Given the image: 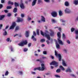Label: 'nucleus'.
<instances>
[{
	"mask_svg": "<svg viewBox=\"0 0 78 78\" xmlns=\"http://www.w3.org/2000/svg\"><path fill=\"white\" fill-rule=\"evenodd\" d=\"M57 35L58 37V38L57 39L58 42L62 45H63L64 44L63 43L61 40V34L60 33V32H58L57 33Z\"/></svg>",
	"mask_w": 78,
	"mask_h": 78,
	"instance_id": "nucleus-1",
	"label": "nucleus"
},
{
	"mask_svg": "<svg viewBox=\"0 0 78 78\" xmlns=\"http://www.w3.org/2000/svg\"><path fill=\"white\" fill-rule=\"evenodd\" d=\"M41 34L42 35V36H45V37H47V39H48V40L49 41H50V35L47 34V33H45L44 34L43 32H42V31L41 30Z\"/></svg>",
	"mask_w": 78,
	"mask_h": 78,
	"instance_id": "nucleus-2",
	"label": "nucleus"
},
{
	"mask_svg": "<svg viewBox=\"0 0 78 78\" xmlns=\"http://www.w3.org/2000/svg\"><path fill=\"white\" fill-rule=\"evenodd\" d=\"M28 44V42H27V41L26 40L24 41H23L22 42H21L20 43L18 44V45L20 47H23L25 45H27Z\"/></svg>",
	"mask_w": 78,
	"mask_h": 78,
	"instance_id": "nucleus-3",
	"label": "nucleus"
},
{
	"mask_svg": "<svg viewBox=\"0 0 78 78\" xmlns=\"http://www.w3.org/2000/svg\"><path fill=\"white\" fill-rule=\"evenodd\" d=\"M55 55L56 56V58L58 56V61H61V55L60 54H58V52L56 51L55 50Z\"/></svg>",
	"mask_w": 78,
	"mask_h": 78,
	"instance_id": "nucleus-4",
	"label": "nucleus"
},
{
	"mask_svg": "<svg viewBox=\"0 0 78 78\" xmlns=\"http://www.w3.org/2000/svg\"><path fill=\"white\" fill-rule=\"evenodd\" d=\"M41 67H37V70H39V71H43L45 69V66H44V64H42L41 65Z\"/></svg>",
	"mask_w": 78,
	"mask_h": 78,
	"instance_id": "nucleus-5",
	"label": "nucleus"
},
{
	"mask_svg": "<svg viewBox=\"0 0 78 78\" xmlns=\"http://www.w3.org/2000/svg\"><path fill=\"white\" fill-rule=\"evenodd\" d=\"M50 64L51 66V65H54L55 67H58V63L57 62H56L55 61H53Z\"/></svg>",
	"mask_w": 78,
	"mask_h": 78,
	"instance_id": "nucleus-6",
	"label": "nucleus"
},
{
	"mask_svg": "<svg viewBox=\"0 0 78 78\" xmlns=\"http://www.w3.org/2000/svg\"><path fill=\"white\" fill-rule=\"evenodd\" d=\"M20 6L21 9H23L25 8V5H24L23 3V1L22 0H21L20 3Z\"/></svg>",
	"mask_w": 78,
	"mask_h": 78,
	"instance_id": "nucleus-7",
	"label": "nucleus"
},
{
	"mask_svg": "<svg viewBox=\"0 0 78 78\" xmlns=\"http://www.w3.org/2000/svg\"><path fill=\"white\" fill-rule=\"evenodd\" d=\"M16 26V23L15 22H13L11 26L10 27L9 29L11 30V29H14V27Z\"/></svg>",
	"mask_w": 78,
	"mask_h": 78,
	"instance_id": "nucleus-8",
	"label": "nucleus"
},
{
	"mask_svg": "<svg viewBox=\"0 0 78 78\" xmlns=\"http://www.w3.org/2000/svg\"><path fill=\"white\" fill-rule=\"evenodd\" d=\"M51 15L54 17H55L57 16V12L55 11L52 12L51 13Z\"/></svg>",
	"mask_w": 78,
	"mask_h": 78,
	"instance_id": "nucleus-9",
	"label": "nucleus"
},
{
	"mask_svg": "<svg viewBox=\"0 0 78 78\" xmlns=\"http://www.w3.org/2000/svg\"><path fill=\"white\" fill-rule=\"evenodd\" d=\"M65 12L66 13L69 14V13H70V12H71V11L70 9H69L66 8V9L65 10Z\"/></svg>",
	"mask_w": 78,
	"mask_h": 78,
	"instance_id": "nucleus-10",
	"label": "nucleus"
},
{
	"mask_svg": "<svg viewBox=\"0 0 78 78\" xmlns=\"http://www.w3.org/2000/svg\"><path fill=\"white\" fill-rule=\"evenodd\" d=\"M55 42L56 47L57 48H59L60 46H59V45L58 44V41H57V40H55Z\"/></svg>",
	"mask_w": 78,
	"mask_h": 78,
	"instance_id": "nucleus-11",
	"label": "nucleus"
},
{
	"mask_svg": "<svg viewBox=\"0 0 78 78\" xmlns=\"http://www.w3.org/2000/svg\"><path fill=\"white\" fill-rule=\"evenodd\" d=\"M17 22H22V21H23V19L20 17H17Z\"/></svg>",
	"mask_w": 78,
	"mask_h": 78,
	"instance_id": "nucleus-12",
	"label": "nucleus"
},
{
	"mask_svg": "<svg viewBox=\"0 0 78 78\" xmlns=\"http://www.w3.org/2000/svg\"><path fill=\"white\" fill-rule=\"evenodd\" d=\"M25 35L26 37H29V31H26Z\"/></svg>",
	"mask_w": 78,
	"mask_h": 78,
	"instance_id": "nucleus-13",
	"label": "nucleus"
},
{
	"mask_svg": "<svg viewBox=\"0 0 78 78\" xmlns=\"http://www.w3.org/2000/svg\"><path fill=\"white\" fill-rule=\"evenodd\" d=\"M37 0H33V1L32 3V5L33 6H34L35 5H36Z\"/></svg>",
	"mask_w": 78,
	"mask_h": 78,
	"instance_id": "nucleus-14",
	"label": "nucleus"
},
{
	"mask_svg": "<svg viewBox=\"0 0 78 78\" xmlns=\"http://www.w3.org/2000/svg\"><path fill=\"white\" fill-rule=\"evenodd\" d=\"M51 33H50V35L51 36H54V31H53L51 30L50 31Z\"/></svg>",
	"mask_w": 78,
	"mask_h": 78,
	"instance_id": "nucleus-15",
	"label": "nucleus"
},
{
	"mask_svg": "<svg viewBox=\"0 0 78 78\" xmlns=\"http://www.w3.org/2000/svg\"><path fill=\"white\" fill-rule=\"evenodd\" d=\"M41 20L42 22H45V19L44 18V17L43 16H41Z\"/></svg>",
	"mask_w": 78,
	"mask_h": 78,
	"instance_id": "nucleus-16",
	"label": "nucleus"
},
{
	"mask_svg": "<svg viewBox=\"0 0 78 78\" xmlns=\"http://www.w3.org/2000/svg\"><path fill=\"white\" fill-rule=\"evenodd\" d=\"M65 5L66 6H69V3L68 2H65Z\"/></svg>",
	"mask_w": 78,
	"mask_h": 78,
	"instance_id": "nucleus-17",
	"label": "nucleus"
},
{
	"mask_svg": "<svg viewBox=\"0 0 78 78\" xmlns=\"http://www.w3.org/2000/svg\"><path fill=\"white\" fill-rule=\"evenodd\" d=\"M17 8H14V9L13 10V12L14 13H16V12H17Z\"/></svg>",
	"mask_w": 78,
	"mask_h": 78,
	"instance_id": "nucleus-18",
	"label": "nucleus"
},
{
	"mask_svg": "<svg viewBox=\"0 0 78 78\" xmlns=\"http://www.w3.org/2000/svg\"><path fill=\"white\" fill-rule=\"evenodd\" d=\"M62 65H63L64 66H66L67 65H66V64L65 62V61H64V60H62Z\"/></svg>",
	"mask_w": 78,
	"mask_h": 78,
	"instance_id": "nucleus-19",
	"label": "nucleus"
},
{
	"mask_svg": "<svg viewBox=\"0 0 78 78\" xmlns=\"http://www.w3.org/2000/svg\"><path fill=\"white\" fill-rule=\"evenodd\" d=\"M65 72H71L72 71H71V70L70 68H68L67 69H66Z\"/></svg>",
	"mask_w": 78,
	"mask_h": 78,
	"instance_id": "nucleus-20",
	"label": "nucleus"
},
{
	"mask_svg": "<svg viewBox=\"0 0 78 78\" xmlns=\"http://www.w3.org/2000/svg\"><path fill=\"white\" fill-rule=\"evenodd\" d=\"M31 39H33V41H37V40L36 39V38H34V36L33 35L32 36Z\"/></svg>",
	"mask_w": 78,
	"mask_h": 78,
	"instance_id": "nucleus-21",
	"label": "nucleus"
},
{
	"mask_svg": "<svg viewBox=\"0 0 78 78\" xmlns=\"http://www.w3.org/2000/svg\"><path fill=\"white\" fill-rule=\"evenodd\" d=\"M5 17V15H1L0 16V20H2Z\"/></svg>",
	"mask_w": 78,
	"mask_h": 78,
	"instance_id": "nucleus-22",
	"label": "nucleus"
},
{
	"mask_svg": "<svg viewBox=\"0 0 78 78\" xmlns=\"http://www.w3.org/2000/svg\"><path fill=\"white\" fill-rule=\"evenodd\" d=\"M75 5H77L78 4V1L76 0H74L73 1Z\"/></svg>",
	"mask_w": 78,
	"mask_h": 78,
	"instance_id": "nucleus-23",
	"label": "nucleus"
},
{
	"mask_svg": "<svg viewBox=\"0 0 78 78\" xmlns=\"http://www.w3.org/2000/svg\"><path fill=\"white\" fill-rule=\"evenodd\" d=\"M8 4V5H13L14 3L11 2L10 1H9Z\"/></svg>",
	"mask_w": 78,
	"mask_h": 78,
	"instance_id": "nucleus-24",
	"label": "nucleus"
},
{
	"mask_svg": "<svg viewBox=\"0 0 78 78\" xmlns=\"http://www.w3.org/2000/svg\"><path fill=\"white\" fill-rule=\"evenodd\" d=\"M59 12V15L60 16L62 15V11H59L58 12Z\"/></svg>",
	"mask_w": 78,
	"mask_h": 78,
	"instance_id": "nucleus-25",
	"label": "nucleus"
},
{
	"mask_svg": "<svg viewBox=\"0 0 78 78\" xmlns=\"http://www.w3.org/2000/svg\"><path fill=\"white\" fill-rule=\"evenodd\" d=\"M62 38L63 39H65L66 38V37L65 36V34H62Z\"/></svg>",
	"mask_w": 78,
	"mask_h": 78,
	"instance_id": "nucleus-26",
	"label": "nucleus"
},
{
	"mask_svg": "<svg viewBox=\"0 0 78 78\" xmlns=\"http://www.w3.org/2000/svg\"><path fill=\"white\" fill-rule=\"evenodd\" d=\"M56 72L57 73H59V72H61V69H58L56 70Z\"/></svg>",
	"mask_w": 78,
	"mask_h": 78,
	"instance_id": "nucleus-27",
	"label": "nucleus"
},
{
	"mask_svg": "<svg viewBox=\"0 0 78 78\" xmlns=\"http://www.w3.org/2000/svg\"><path fill=\"white\" fill-rule=\"evenodd\" d=\"M12 8V6H8L6 7V9H10Z\"/></svg>",
	"mask_w": 78,
	"mask_h": 78,
	"instance_id": "nucleus-28",
	"label": "nucleus"
},
{
	"mask_svg": "<svg viewBox=\"0 0 78 78\" xmlns=\"http://www.w3.org/2000/svg\"><path fill=\"white\" fill-rule=\"evenodd\" d=\"M15 8H17V7L19 6V4L18 3H17L16 2H15Z\"/></svg>",
	"mask_w": 78,
	"mask_h": 78,
	"instance_id": "nucleus-29",
	"label": "nucleus"
},
{
	"mask_svg": "<svg viewBox=\"0 0 78 78\" xmlns=\"http://www.w3.org/2000/svg\"><path fill=\"white\" fill-rule=\"evenodd\" d=\"M36 61H39V62H40L41 63H42V60L41 59H37L36 60Z\"/></svg>",
	"mask_w": 78,
	"mask_h": 78,
	"instance_id": "nucleus-30",
	"label": "nucleus"
},
{
	"mask_svg": "<svg viewBox=\"0 0 78 78\" xmlns=\"http://www.w3.org/2000/svg\"><path fill=\"white\" fill-rule=\"evenodd\" d=\"M3 30L5 31V32L3 33V34L5 36V35L7 34V32H6V31H5V29H3Z\"/></svg>",
	"mask_w": 78,
	"mask_h": 78,
	"instance_id": "nucleus-31",
	"label": "nucleus"
},
{
	"mask_svg": "<svg viewBox=\"0 0 78 78\" xmlns=\"http://www.w3.org/2000/svg\"><path fill=\"white\" fill-rule=\"evenodd\" d=\"M9 73V72H8V71H7L5 73V76H8V74Z\"/></svg>",
	"mask_w": 78,
	"mask_h": 78,
	"instance_id": "nucleus-32",
	"label": "nucleus"
},
{
	"mask_svg": "<svg viewBox=\"0 0 78 78\" xmlns=\"http://www.w3.org/2000/svg\"><path fill=\"white\" fill-rule=\"evenodd\" d=\"M75 33L76 35H78V30H75Z\"/></svg>",
	"mask_w": 78,
	"mask_h": 78,
	"instance_id": "nucleus-33",
	"label": "nucleus"
},
{
	"mask_svg": "<svg viewBox=\"0 0 78 78\" xmlns=\"http://www.w3.org/2000/svg\"><path fill=\"white\" fill-rule=\"evenodd\" d=\"M37 34L38 35H39V29L37 30Z\"/></svg>",
	"mask_w": 78,
	"mask_h": 78,
	"instance_id": "nucleus-34",
	"label": "nucleus"
},
{
	"mask_svg": "<svg viewBox=\"0 0 78 78\" xmlns=\"http://www.w3.org/2000/svg\"><path fill=\"white\" fill-rule=\"evenodd\" d=\"M60 68L62 69V70H65L64 68V67H62V66H60Z\"/></svg>",
	"mask_w": 78,
	"mask_h": 78,
	"instance_id": "nucleus-35",
	"label": "nucleus"
},
{
	"mask_svg": "<svg viewBox=\"0 0 78 78\" xmlns=\"http://www.w3.org/2000/svg\"><path fill=\"white\" fill-rule=\"evenodd\" d=\"M71 32H72V33L73 32V31H75V28H71Z\"/></svg>",
	"mask_w": 78,
	"mask_h": 78,
	"instance_id": "nucleus-36",
	"label": "nucleus"
},
{
	"mask_svg": "<svg viewBox=\"0 0 78 78\" xmlns=\"http://www.w3.org/2000/svg\"><path fill=\"white\" fill-rule=\"evenodd\" d=\"M19 30V26H17L15 28V31H17V30Z\"/></svg>",
	"mask_w": 78,
	"mask_h": 78,
	"instance_id": "nucleus-37",
	"label": "nucleus"
},
{
	"mask_svg": "<svg viewBox=\"0 0 78 78\" xmlns=\"http://www.w3.org/2000/svg\"><path fill=\"white\" fill-rule=\"evenodd\" d=\"M42 3V0H38V4H39V3Z\"/></svg>",
	"mask_w": 78,
	"mask_h": 78,
	"instance_id": "nucleus-38",
	"label": "nucleus"
},
{
	"mask_svg": "<svg viewBox=\"0 0 78 78\" xmlns=\"http://www.w3.org/2000/svg\"><path fill=\"white\" fill-rule=\"evenodd\" d=\"M51 22H53V23H56V21L54 19H52Z\"/></svg>",
	"mask_w": 78,
	"mask_h": 78,
	"instance_id": "nucleus-39",
	"label": "nucleus"
},
{
	"mask_svg": "<svg viewBox=\"0 0 78 78\" xmlns=\"http://www.w3.org/2000/svg\"><path fill=\"white\" fill-rule=\"evenodd\" d=\"M55 76L56 78H60V76L58 75H55Z\"/></svg>",
	"mask_w": 78,
	"mask_h": 78,
	"instance_id": "nucleus-40",
	"label": "nucleus"
},
{
	"mask_svg": "<svg viewBox=\"0 0 78 78\" xmlns=\"http://www.w3.org/2000/svg\"><path fill=\"white\" fill-rule=\"evenodd\" d=\"M33 33V34L34 36H36V32L34 31Z\"/></svg>",
	"mask_w": 78,
	"mask_h": 78,
	"instance_id": "nucleus-41",
	"label": "nucleus"
},
{
	"mask_svg": "<svg viewBox=\"0 0 78 78\" xmlns=\"http://www.w3.org/2000/svg\"><path fill=\"white\" fill-rule=\"evenodd\" d=\"M24 51H28V49L27 48H24L23 50Z\"/></svg>",
	"mask_w": 78,
	"mask_h": 78,
	"instance_id": "nucleus-42",
	"label": "nucleus"
},
{
	"mask_svg": "<svg viewBox=\"0 0 78 78\" xmlns=\"http://www.w3.org/2000/svg\"><path fill=\"white\" fill-rule=\"evenodd\" d=\"M44 41H45L44 39H41L40 41V42H44Z\"/></svg>",
	"mask_w": 78,
	"mask_h": 78,
	"instance_id": "nucleus-43",
	"label": "nucleus"
},
{
	"mask_svg": "<svg viewBox=\"0 0 78 78\" xmlns=\"http://www.w3.org/2000/svg\"><path fill=\"white\" fill-rule=\"evenodd\" d=\"M50 57L51 58V59H54V57L52 56V55H50Z\"/></svg>",
	"mask_w": 78,
	"mask_h": 78,
	"instance_id": "nucleus-44",
	"label": "nucleus"
},
{
	"mask_svg": "<svg viewBox=\"0 0 78 78\" xmlns=\"http://www.w3.org/2000/svg\"><path fill=\"white\" fill-rule=\"evenodd\" d=\"M11 16V14L10 13H9L7 14V16H8V17H10Z\"/></svg>",
	"mask_w": 78,
	"mask_h": 78,
	"instance_id": "nucleus-45",
	"label": "nucleus"
},
{
	"mask_svg": "<svg viewBox=\"0 0 78 78\" xmlns=\"http://www.w3.org/2000/svg\"><path fill=\"white\" fill-rule=\"evenodd\" d=\"M31 73L33 74V75H35L36 74V73L34 72L31 71Z\"/></svg>",
	"mask_w": 78,
	"mask_h": 78,
	"instance_id": "nucleus-46",
	"label": "nucleus"
},
{
	"mask_svg": "<svg viewBox=\"0 0 78 78\" xmlns=\"http://www.w3.org/2000/svg\"><path fill=\"white\" fill-rule=\"evenodd\" d=\"M31 20V18L28 17L27 18V20L28 21H29V20Z\"/></svg>",
	"mask_w": 78,
	"mask_h": 78,
	"instance_id": "nucleus-47",
	"label": "nucleus"
},
{
	"mask_svg": "<svg viewBox=\"0 0 78 78\" xmlns=\"http://www.w3.org/2000/svg\"><path fill=\"white\" fill-rule=\"evenodd\" d=\"M60 21H62V22H66V21L63 20L61 19L60 20Z\"/></svg>",
	"mask_w": 78,
	"mask_h": 78,
	"instance_id": "nucleus-48",
	"label": "nucleus"
},
{
	"mask_svg": "<svg viewBox=\"0 0 78 78\" xmlns=\"http://www.w3.org/2000/svg\"><path fill=\"white\" fill-rule=\"evenodd\" d=\"M24 15L23 14H21V16L22 17H24Z\"/></svg>",
	"mask_w": 78,
	"mask_h": 78,
	"instance_id": "nucleus-49",
	"label": "nucleus"
},
{
	"mask_svg": "<svg viewBox=\"0 0 78 78\" xmlns=\"http://www.w3.org/2000/svg\"><path fill=\"white\" fill-rule=\"evenodd\" d=\"M3 8V5L2 4H0V9Z\"/></svg>",
	"mask_w": 78,
	"mask_h": 78,
	"instance_id": "nucleus-50",
	"label": "nucleus"
},
{
	"mask_svg": "<svg viewBox=\"0 0 78 78\" xmlns=\"http://www.w3.org/2000/svg\"><path fill=\"white\" fill-rule=\"evenodd\" d=\"M43 53L44 55H46L47 54V52L46 51H43Z\"/></svg>",
	"mask_w": 78,
	"mask_h": 78,
	"instance_id": "nucleus-51",
	"label": "nucleus"
},
{
	"mask_svg": "<svg viewBox=\"0 0 78 78\" xmlns=\"http://www.w3.org/2000/svg\"><path fill=\"white\" fill-rule=\"evenodd\" d=\"M9 41H10V39L9 38H8L6 39V41H7V42H9Z\"/></svg>",
	"mask_w": 78,
	"mask_h": 78,
	"instance_id": "nucleus-52",
	"label": "nucleus"
},
{
	"mask_svg": "<svg viewBox=\"0 0 78 78\" xmlns=\"http://www.w3.org/2000/svg\"><path fill=\"white\" fill-rule=\"evenodd\" d=\"M44 1L45 2H50V0H44Z\"/></svg>",
	"mask_w": 78,
	"mask_h": 78,
	"instance_id": "nucleus-53",
	"label": "nucleus"
},
{
	"mask_svg": "<svg viewBox=\"0 0 78 78\" xmlns=\"http://www.w3.org/2000/svg\"><path fill=\"white\" fill-rule=\"evenodd\" d=\"M76 39H78V35H76Z\"/></svg>",
	"mask_w": 78,
	"mask_h": 78,
	"instance_id": "nucleus-54",
	"label": "nucleus"
},
{
	"mask_svg": "<svg viewBox=\"0 0 78 78\" xmlns=\"http://www.w3.org/2000/svg\"><path fill=\"white\" fill-rule=\"evenodd\" d=\"M4 11L5 12V13H7V12H8V11L6 10H4Z\"/></svg>",
	"mask_w": 78,
	"mask_h": 78,
	"instance_id": "nucleus-55",
	"label": "nucleus"
},
{
	"mask_svg": "<svg viewBox=\"0 0 78 78\" xmlns=\"http://www.w3.org/2000/svg\"><path fill=\"white\" fill-rule=\"evenodd\" d=\"M31 43H29L28 44V46L29 47H30L31 46Z\"/></svg>",
	"mask_w": 78,
	"mask_h": 78,
	"instance_id": "nucleus-56",
	"label": "nucleus"
},
{
	"mask_svg": "<svg viewBox=\"0 0 78 78\" xmlns=\"http://www.w3.org/2000/svg\"><path fill=\"white\" fill-rule=\"evenodd\" d=\"M3 26V25L2 24H1L0 25V30H1L2 29V27Z\"/></svg>",
	"mask_w": 78,
	"mask_h": 78,
	"instance_id": "nucleus-57",
	"label": "nucleus"
},
{
	"mask_svg": "<svg viewBox=\"0 0 78 78\" xmlns=\"http://www.w3.org/2000/svg\"><path fill=\"white\" fill-rule=\"evenodd\" d=\"M67 43H68V44H70V41L69 40H67Z\"/></svg>",
	"mask_w": 78,
	"mask_h": 78,
	"instance_id": "nucleus-58",
	"label": "nucleus"
},
{
	"mask_svg": "<svg viewBox=\"0 0 78 78\" xmlns=\"http://www.w3.org/2000/svg\"><path fill=\"white\" fill-rule=\"evenodd\" d=\"M46 42L47 44H50V42H49V41H48L47 40L46 41Z\"/></svg>",
	"mask_w": 78,
	"mask_h": 78,
	"instance_id": "nucleus-59",
	"label": "nucleus"
},
{
	"mask_svg": "<svg viewBox=\"0 0 78 78\" xmlns=\"http://www.w3.org/2000/svg\"><path fill=\"white\" fill-rule=\"evenodd\" d=\"M5 0H1V3H3L5 2Z\"/></svg>",
	"mask_w": 78,
	"mask_h": 78,
	"instance_id": "nucleus-60",
	"label": "nucleus"
},
{
	"mask_svg": "<svg viewBox=\"0 0 78 78\" xmlns=\"http://www.w3.org/2000/svg\"><path fill=\"white\" fill-rule=\"evenodd\" d=\"M19 36V34H16L15 35H14V37H16V36Z\"/></svg>",
	"mask_w": 78,
	"mask_h": 78,
	"instance_id": "nucleus-61",
	"label": "nucleus"
},
{
	"mask_svg": "<svg viewBox=\"0 0 78 78\" xmlns=\"http://www.w3.org/2000/svg\"><path fill=\"white\" fill-rule=\"evenodd\" d=\"M19 73L20 74V75H22V73H23L22 72V71H20L19 72Z\"/></svg>",
	"mask_w": 78,
	"mask_h": 78,
	"instance_id": "nucleus-62",
	"label": "nucleus"
},
{
	"mask_svg": "<svg viewBox=\"0 0 78 78\" xmlns=\"http://www.w3.org/2000/svg\"><path fill=\"white\" fill-rule=\"evenodd\" d=\"M63 50L65 53H67V50L66 49H64Z\"/></svg>",
	"mask_w": 78,
	"mask_h": 78,
	"instance_id": "nucleus-63",
	"label": "nucleus"
},
{
	"mask_svg": "<svg viewBox=\"0 0 78 78\" xmlns=\"http://www.w3.org/2000/svg\"><path fill=\"white\" fill-rule=\"evenodd\" d=\"M71 76H73V77H75H75H76L75 76V75H73V74H72L71 75Z\"/></svg>",
	"mask_w": 78,
	"mask_h": 78,
	"instance_id": "nucleus-64",
	"label": "nucleus"
}]
</instances>
